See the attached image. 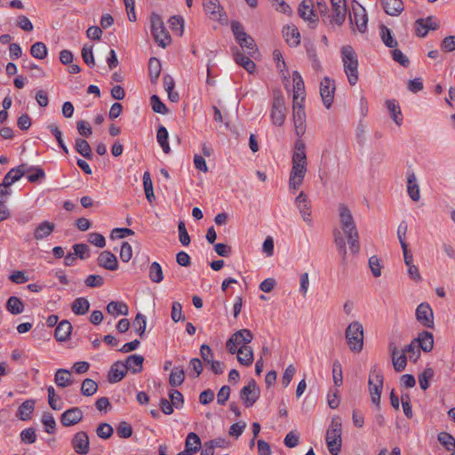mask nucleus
I'll return each mask as SVG.
<instances>
[{
	"instance_id": "nucleus-43",
	"label": "nucleus",
	"mask_w": 455,
	"mask_h": 455,
	"mask_svg": "<svg viewBox=\"0 0 455 455\" xmlns=\"http://www.w3.org/2000/svg\"><path fill=\"white\" fill-rule=\"evenodd\" d=\"M185 379V371L183 367L177 366L172 369L169 377V384L172 387H179L180 386Z\"/></svg>"
},
{
	"instance_id": "nucleus-46",
	"label": "nucleus",
	"mask_w": 455,
	"mask_h": 455,
	"mask_svg": "<svg viewBox=\"0 0 455 455\" xmlns=\"http://www.w3.org/2000/svg\"><path fill=\"white\" fill-rule=\"evenodd\" d=\"M148 276L152 282L156 283H159L163 281L164 273L162 270V267L158 262L154 261L153 263H151L148 269Z\"/></svg>"
},
{
	"instance_id": "nucleus-22",
	"label": "nucleus",
	"mask_w": 455,
	"mask_h": 455,
	"mask_svg": "<svg viewBox=\"0 0 455 455\" xmlns=\"http://www.w3.org/2000/svg\"><path fill=\"white\" fill-rule=\"evenodd\" d=\"M389 351L391 353L392 363L395 371L400 372L403 371L407 364V356L402 351L400 355H398V348L395 345L394 342H391L388 346Z\"/></svg>"
},
{
	"instance_id": "nucleus-14",
	"label": "nucleus",
	"mask_w": 455,
	"mask_h": 455,
	"mask_svg": "<svg viewBox=\"0 0 455 455\" xmlns=\"http://www.w3.org/2000/svg\"><path fill=\"white\" fill-rule=\"evenodd\" d=\"M335 92L334 81L325 76L320 83V94L326 108H330L333 102Z\"/></svg>"
},
{
	"instance_id": "nucleus-40",
	"label": "nucleus",
	"mask_w": 455,
	"mask_h": 455,
	"mask_svg": "<svg viewBox=\"0 0 455 455\" xmlns=\"http://www.w3.org/2000/svg\"><path fill=\"white\" fill-rule=\"evenodd\" d=\"M386 106L388 111L390 112L391 117L394 120V122L398 126H400L402 124L403 117L399 105L396 103L395 100H387L386 101Z\"/></svg>"
},
{
	"instance_id": "nucleus-6",
	"label": "nucleus",
	"mask_w": 455,
	"mask_h": 455,
	"mask_svg": "<svg viewBox=\"0 0 455 455\" xmlns=\"http://www.w3.org/2000/svg\"><path fill=\"white\" fill-rule=\"evenodd\" d=\"M150 27L151 34L156 43L163 48L167 47L171 44L172 38L171 36L169 35V32L164 28L162 18L158 14H151Z\"/></svg>"
},
{
	"instance_id": "nucleus-30",
	"label": "nucleus",
	"mask_w": 455,
	"mask_h": 455,
	"mask_svg": "<svg viewBox=\"0 0 455 455\" xmlns=\"http://www.w3.org/2000/svg\"><path fill=\"white\" fill-rule=\"evenodd\" d=\"M385 12L390 16H398L403 11L402 0H380Z\"/></svg>"
},
{
	"instance_id": "nucleus-11",
	"label": "nucleus",
	"mask_w": 455,
	"mask_h": 455,
	"mask_svg": "<svg viewBox=\"0 0 455 455\" xmlns=\"http://www.w3.org/2000/svg\"><path fill=\"white\" fill-rule=\"evenodd\" d=\"M299 16L308 23L311 28H315L318 21L317 14L314 9L313 0H302L298 8Z\"/></svg>"
},
{
	"instance_id": "nucleus-1",
	"label": "nucleus",
	"mask_w": 455,
	"mask_h": 455,
	"mask_svg": "<svg viewBox=\"0 0 455 455\" xmlns=\"http://www.w3.org/2000/svg\"><path fill=\"white\" fill-rule=\"evenodd\" d=\"M334 243L341 257L342 266H347V250L346 240L349 249L353 254H357L360 251L359 234L356 226L340 227V230L335 229L333 231Z\"/></svg>"
},
{
	"instance_id": "nucleus-63",
	"label": "nucleus",
	"mask_w": 455,
	"mask_h": 455,
	"mask_svg": "<svg viewBox=\"0 0 455 455\" xmlns=\"http://www.w3.org/2000/svg\"><path fill=\"white\" fill-rule=\"evenodd\" d=\"M97 435L102 439H108L113 435V427L108 423H100L96 429Z\"/></svg>"
},
{
	"instance_id": "nucleus-49",
	"label": "nucleus",
	"mask_w": 455,
	"mask_h": 455,
	"mask_svg": "<svg viewBox=\"0 0 455 455\" xmlns=\"http://www.w3.org/2000/svg\"><path fill=\"white\" fill-rule=\"evenodd\" d=\"M76 150L89 160L92 158V148L89 143L84 139L76 140Z\"/></svg>"
},
{
	"instance_id": "nucleus-36",
	"label": "nucleus",
	"mask_w": 455,
	"mask_h": 455,
	"mask_svg": "<svg viewBox=\"0 0 455 455\" xmlns=\"http://www.w3.org/2000/svg\"><path fill=\"white\" fill-rule=\"evenodd\" d=\"M107 312L114 317L120 315H127L129 313L128 306L121 301H110L107 305Z\"/></svg>"
},
{
	"instance_id": "nucleus-48",
	"label": "nucleus",
	"mask_w": 455,
	"mask_h": 455,
	"mask_svg": "<svg viewBox=\"0 0 455 455\" xmlns=\"http://www.w3.org/2000/svg\"><path fill=\"white\" fill-rule=\"evenodd\" d=\"M200 447L201 440L199 436L193 432L189 433L186 438L185 449L193 452H196L199 451Z\"/></svg>"
},
{
	"instance_id": "nucleus-20",
	"label": "nucleus",
	"mask_w": 455,
	"mask_h": 455,
	"mask_svg": "<svg viewBox=\"0 0 455 455\" xmlns=\"http://www.w3.org/2000/svg\"><path fill=\"white\" fill-rule=\"evenodd\" d=\"M30 169L27 164H21L16 168L11 169L4 176L3 182L4 186L10 187L14 182L18 181L25 173H29Z\"/></svg>"
},
{
	"instance_id": "nucleus-7",
	"label": "nucleus",
	"mask_w": 455,
	"mask_h": 455,
	"mask_svg": "<svg viewBox=\"0 0 455 455\" xmlns=\"http://www.w3.org/2000/svg\"><path fill=\"white\" fill-rule=\"evenodd\" d=\"M383 374L377 366H373L370 371L368 385L371 394V400L373 404L379 406L381 392L383 387Z\"/></svg>"
},
{
	"instance_id": "nucleus-26",
	"label": "nucleus",
	"mask_w": 455,
	"mask_h": 455,
	"mask_svg": "<svg viewBox=\"0 0 455 455\" xmlns=\"http://www.w3.org/2000/svg\"><path fill=\"white\" fill-rule=\"evenodd\" d=\"M127 371L125 366L124 365V363L121 361H118L112 364L108 375V380L109 383H116L123 379V378L125 376Z\"/></svg>"
},
{
	"instance_id": "nucleus-18",
	"label": "nucleus",
	"mask_w": 455,
	"mask_h": 455,
	"mask_svg": "<svg viewBox=\"0 0 455 455\" xmlns=\"http://www.w3.org/2000/svg\"><path fill=\"white\" fill-rule=\"evenodd\" d=\"M297 208L299 209L301 217L308 226L312 225L311 219V204L304 192H300L295 199Z\"/></svg>"
},
{
	"instance_id": "nucleus-28",
	"label": "nucleus",
	"mask_w": 455,
	"mask_h": 455,
	"mask_svg": "<svg viewBox=\"0 0 455 455\" xmlns=\"http://www.w3.org/2000/svg\"><path fill=\"white\" fill-rule=\"evenodd\" d=\"M283 36L290 46H298L300 44V34L295 25H288L283 28Z\"/></svg>"
},
{
	"instance_id": "nucleus-27",
	"label": "nucleus",
	"mask_w": 455,
	"mask_h": 455,
	"mask_svg": "<svg viewBox=\"0 0 455 455\" xmlns=\"http://www.w3.org/2000/svg\"><path fill=\"white\" fill-rule=\"evenodd\" d=\"M407 192L411 200L418 202L420 198L419 187L413 172H407Z\"/></svg>"
},
{
	"instance_id": "nucleus-25",
	"label": "nucleus",
	"mask_w": 455,
	"mask_h": 455,
	"mask_svg": "<svg viewBox=\"0 0 455 455\" xmlns=\"http://www.w3.org/2000/svg\"><path fill=\"white\" fill-rule=\"evenodd\" d=\"M204 9L210 19L214 20H221V7L219 0H204Z\"/></svg>"
},
{
	"instance_id": "nucleus-37",
	"label": "nucleus",
	"mask_w": 455,
	"mask_h": 455,
	"mask_svg": "<svg viewBox=\"0 0 455 455\" xmlns=\"http://www.w3.org/2000/svg\"><path fill=\"white\" fill-rule=\"evenodd\" d=\"M55 225L49 221H44L36 227L34 232L36 240H42L50 235L54 230Z\"/></svg>"
},
{
	"instance_id": "nucleus-34",
	"label": "nucleus",
	"mask_w": 455,
	"mask_h": 455,
	"mask_svg": "<svg viewBox=\"0 0 455 455\" xmlns=\"http://www.w3.org/2000/svg\"><path fill=\"white\" fill-rule=\"evenodd\" d=\"M35 410V401L32 399L24 401L17 411L16 416L20 420H28L31 419L32 413Z\"/></svg>"
},
{
	"instance_id": "nucleus-47",
	"label": "nucleus",
	"mask_w": 455,
	"mask_h": 455,
	"mask_svg": "<svg viewBox=\"0 0 455 455\" xmlns=\"http://www.w3.org/2000/svg\"><path fill=\"white\" fill-rule=\"evenodd\" d=\"M143 186L148 201L152 203L156 199V196L154 194L153 182L148 172H145L143 174Z\"/></svg>"
},
{
	"instance_id": "nucleus-31",
	"label": "nucleus",
	"mask_w": 455,
	"mask_h": 455,
	"mask_svg": "<svg viewBox=\"0 0 455 455\" xmlns=\"http://www.w3.org/2000/svg\"><path fill=\"white\" fill-rule=\"evenodd\" d=\"M143 362L144 357L142 355H132L127 357L124 365L127 371H131L132 373H139L142 371Z\"/></svg>"
},
{
	"instance_id": "nucleus-23",
	"label": "nucleus",
	"mask_w": 455,
	"mask_h": 455,
	"mask_svg": "<svg viewBox=\"0 0 455 455\" xmlns=\"http://www.w3.org/2000/svg\"><path fill=\"white\" fill-rule=\"evenodd\" d=\"M97 264L110 271H114L118 268L117 259L115 254L109 251H103L100 253L97 259Z\"/></svg>"
},
{
	"instance_id": "nucleus-41",
	"label": "nucleus",
	"mask_w": 455,
	"mask_h": 455,
	"mask_svg": "<svg viewBox=\"0 0 455 455\" xmlns=\"http://www.w3.org/2000/svg\"><path fill=\"white\" fill-rule=\"evenodd\" d=\"M161 62L158 59L152 57L148 61V73L152 84H156L157 79L161 74Z\"/></svg>"
},
{
	"instance_id": "nucleus-44",
	"label": "nucleus",
	"mask_w": 455,
	"mask_h": 455,
	"mask_svg": "<svg viewBox=\"0 0 455 455\" xmlns=\"http://www.w3.org/2000/svg\"><path fill=\"white\" fill-rule=\"evenodd\" d=\"M379 29L381 40L384 44L389 48L396 47L398 44L396 39L393 36L392 31L385 25H381Z\"/></svg>"
},
{
	"instance_id": "nucleus-60",
	"label": "nucleus",
	"mask_w": 455,
	"mask_h": 455,
	"mask_svg": "<svg viewBox=\"0 0 455 455\" xmlns=\"http://www.w3.org/2000/svg\"><path fill=\"white\" fill-rule=\"evenodd\" d=\"M317 10L322 16L323 21L324 23H328L331 26V18L332 16L331 14L328 13V6L326 4V2L324 0H317Z\"/></svg>"
},
{
	"instance_id": "nucleus-15",
	"label": "nucleus",
	"mask_w": 455,
	"mask_h": 455,
	"mask_svg": "<svg viewBox=\"0 0 455 455\" xmlns=\"http://www.w3.org/2000/svg\"><path fill=\"white\" fill-rule=\"evenodd\" d=\"M351 25H355L360 33H364L367 29L368 17L365 9L359 4L357 7H353L352 12L349 14Z\"/></svg>"
},
{
	"instance_id": "nucleus-52",
	"label": "nucleus",
	"mask_w": 455,
	"mask_h": 455,
	"mask_svg": "<svg viewBox=\"0 0 455 455\" xmlns=\"http://www.w3.org/2000/svg\"><path fill=\"white\" fill-rule=\"evenodd\" d=\"M98 390L97 383L92 379H85L81 386V393L84 396H92Z\"/></svg>"
},
{
	"instance_id": "nucleus-2",
	"label": "nucleus",
	"mask_w": 455,
	"mask_h": 455,
	"mask_svg": "<svg viewBox=\"0 0 455 455\" xmlns=\"http://www.w3.org/2000/svg\"><path fill=\"white\" fill-rule=\"evenodd\" d=\"M307 164L305 144L301 140H297L292 155V168L289 178L290 188L298 189L302 185L307 172Z\"/></svg>"
},
{
	"instance_id": "nucleus-5",
	"label": "nucleus",
	"mask_w": 455,
	"mask_h": 455,
	"mask_svg": "<svg viewBox=\"0 0 455 455\" xmlns=\"http://www.w3.org/2000/svg\"><path fill=\"white\" fill-rule=\"evenodd\" d=\"M346 339L350 350L354 353H360L363 347V327L357 321L348 324L345 331Z\"/></svg>"
},
{
	"instance_id": "nucleus-64",
	"label": "nucleus",
	"mask_w": 455,
	"mask_h": 455,
	"mask_svg": "<svg viewBox=\"0 0 455 455\" xmlns=\"http://www.w3.org/2000/svg\"><path fill=\"white\" fill-rule=\"evenodd\" d=\"M434 376V371L432 369H426L419 377V386L423 390H426L429 387V379Z\"/></svg>"
},
{
	"instance_id": "nucleus-42",
	"label": "nucleus",
	"mask_w": 455,
	"mask_h": 455,
	"mask_svg": "<svg viewBox=\"0 0 455 455\" xmlns=\"http://www.w3.org/2000/svg\"><path fill=\"white\" fill-rule=\"evenodd\" d=\"M168 138L169 133L167 129L164 126H160L156 132V140L165 154L171 152Z\"/></svg>"
},
{
	"instance_id": "nucleus-57",
	"label": "nucleus",
	"mask_w": 455,
	"mask_h": 455,
	"mask_svg": "<svg viewBox=\"0 0 455 455\" xmlns=\"http://www.w3.org/2000/svg\"><path fill=\"white\" fill-rule=\"evenodd\" d=\"M42 422L44 425L45 431L48 434H53L55 432L56 421L51 413H49V412L44 413V415L42 417Z\"/></svg>"
},
{
	"instance_id": "nucleus-50",
	"label": "nucleus",
	"mask_w": 455,
	"mask_h": 455,
	"mask_svg": "<svg viewBox=\"0 0 455 455\" xmlns=\"http://www.w3.org/2000/svg\"><path fill=\"white\" fill-rule=\"evenodd\" d=\"M30 53L34 58L44 60L46 58L48 51L45 44L42 42L35 43L30 49Z\"/></svg>"
},
{
	"instance_id": "nucleus-4",
	"label": "nucleus",
	"mask_w": 455,
	"mask_h": 455,
	"mask_svg": "<svg viewBox=\"0 0 455 455\" xmlns=\"http://www.w3.org/2000/svg\"><path fill=\"white\" fill-rule=\"evenodd\" d=\"M341 419L339 417L332 419L326 432V443L331 455H338L341 451Z\"/></svg>"
},
{
	"instance_id": "nucleus-59",
	"label": "nucleus",
	"mask_w": 455,
	"mask_h": 455,
	"mask_svg": "<svg viewBox=\"0 0 455 455\" xmlns=\"http://www.w3.org/2000/svg\"><path fill=\"white\" fill-rule=\"evenodd\" d=\"M368 264L373 276L379 277L381 275L382 265L377 256L370 257Z\"/></svg>"
},
{
	"instance_id": "nucleus-21",
	"label": "nucleus",
	"mask_w": 455,
	"mask_h": 455,
	"mask_svg": "<svg viewBox=\"0 0 455 455\" xmlns=\"http://www.w3.org/2000/svg\"><path fill=\"white\" fill-rule=\"evenodd\" d=\"M292 115L295 125V131L298 136H301L305 132V121L306 113L304 111L303 104L299 106L292 105Z\"/></svg>"
},
{
	"instance_id": "nucleus-9",
	"label": "nucleus",
	"mask_w": 455,
	"mask_h": 455,
	"mask_svg": "<svg viewBox=\"0 0 455 455\" xmlns=\"http://www.w3.org/2000/svg\"><path fill=\"white\" fill-rule=\"evenodd\" d=\"M285 100L280 92H275L270 112L272 124L276 126H282L285 120Z\"/></svg>"
},
{
	"instance_id": "nucleus-51",
	"label": "nucleus",
	"mask_w": 455,
	"mask_h": 455,
	"mask_svg": "<svg viewBox=\"0 0 455 455\" xmlns=\"http://www.w3.org/2000/svg\"><path fill=\"white\" fill-rule=\"evenodd\" d=\"M132 324L136 333H138L139 336L142 338L144 336L147 326L146 316L141 313H138L135 316V319L133 320Z\"/></svg>"
},
{
	"instance_id": "nucleus-16",
	"label": "nucleus",
	"mask_w": 455,
	"mask_h": 455,
	"mask_svg": "<svg viewBox=\"0 0 455 455\" xmlns=\"http://www.w3.org/2000/svg\"><path fill=\"white\" fill-rule=\"evenodd\" d=\"M415 315L422 326L434 328V313L428 303H420L416 308Z\"/></svg>"
},
{
	"instance_id": "nucleus-24",
	"label": "nucleus",
	"mask_w": 455,
	"mask_h": 455,
	"mask_svg": "<svg viewBox=\"0 0 455 455\" xmlns=\"http://www.w3.org/2000/svg\"><path fill=\"white\" fill-rule=\"evenodd\" d=\"M235 354L237 355V361L240 364L250 366L254 360L253 350L250 346H241L235 347Z\"/></svg>"
},
{
	"instance_id": "nucleus-39",
	"label": "nucleus",
	"mask_w": 455,
	"mask_h": 455,
	"mask_svg": "<svg viewBox=\"0 0 455 455\" xmlns=\"http://www.w3.org/2000/svg\"><path fill=\"white\" fill-rule=\"evenodd\" d=\"M90 308V303L87 299L80 297L76 299L71 306L72 312L76 315H85Z\"/></svg>"
},
{
	"instance_id": "nucleus-55",
	"label": "nucleus",
	"mask_w": 455,
	"mask_h": 455,
	"mask_svg": "<svg viewBox=\"0 0 455 455\" xmlns=\"http://www.w3.org/2000/svg\"><path fill=\"white\" fill-rule=\"evenodd\" d=\"M438 441L443 446H445V448L448 451H454L455 450V438L451 435H450V434H448L446 432H442L438 435Z\"/></svg>"
},
{
	"instance_id": "nucleus-53",
	"label": "nucleus",
	"mask_w": 455,
	"mask_h": 455,
	"mask_svg": "<svg viewBox=\"0 0 455 455\" xmlns=\"http://www.w3.org/2000/svg\"><path fill=\"white\" fill-rule=\"evenodd\" d=\"M169 25L171 29L177 33V35L181 36L184 30V20L180 16H172L169 20Z\"/></svg>"
},
{
	"instance_id": "nucleus-10",
	"label": "nucleus",
	"mask_w": 455,
	"mask_h": 455,
	"mask_svg": "<svg viewBox=\"0 0 455 455\" xmlns=\"http://www.w3.org/2000/svg\"><path fill=\"white\" fill-rule=\"evenodd\" d=\"M253 339V334L249 329H242L233 333L226 342L227 350L235 355V347L248 346Z\"/></svg>"
},
{
	"instance_id": "nucleus-13",
	"label": "nucleus",
	"mask_w": 455,
	"mask_h": 455,
	"mask_svg": "<svg viewBox=\"0 0 455 455\" xmlns=\"http://www.w3.org/2000/svg\"><path fill=\"white\" fill-rule=\"evenodd\" d=\"M332 16L331 18V26L340 27L343 25L347 16L346 0H331Z\"/></svg>"
},
{
	"instance_id": "nucleus-56",
	"label": "nucleus",
	"mask_w": 455,
	"mask_h": 455,
	"mask_svg": "<svg viewBox=\"0 0 455 455\" xmlns=\"http://www.w3.org/2000/svg\"><path fill=\"white\" fill-rule=\"evenodd\" d=\"M405 355H408L410 359L416 361L420 355L419 348L416 341L413 339L403 350Z\"/></svg>"
},
{
	"instance_id": "nucleus-62",
	"label": "nucleus",
	"mask_w": 455,
	"mask_h": 455,
	"mask_svg": "<svg viewBox=\"0 0 455 455\" xmlns=\"http://www.w3.org/2000/svg\"><path fill=\"white\" fill-rule=\"evenodd\" d=\"M28 169H30L29 172L31 173L28 175V180L32 183H35L45 177V172L41 167L28 166Z\"/></svg>"
},
{
	"instance_id": "nucleus-35",
	"label": "nucleus",
	"mask_w": 455,
	"mask_h": 455,
	"mask_svg": "<svg viewBox=\"0 0 455 455\" xmlns=\"http://www.w3.org/2000/svg\"><path fill=\"white\" fill-rule=\"evenodd\" d=\"M54 382L59 387H67L73 383L71 373L67 369H59L55 372Z\"/></svg>"
},
{
	"instance_id": "nucleus-12",
	"label": "nucleus",
	"mask_w": 455,
	"mask_h": 455,
	"mask_svg": "<svg viewBox=\"0 0 455 455\" xmlns=\"http://www.w3.org/2000/svg\"><path fill=\"white\" fill-rule=\"evenodd\" d=\"M259 388L254 379H251L247 386L243 387L240 391V399L245 407H251L259 397Z\"/></svg>"
},
{
	"instance_id": "nucleus-38",
	"label": "nucleus",
	"mask_w": 455,
	"mask_h": 455,
	"mask_svg": "<svg viewBox=\"0 0 455 455\" xmlns=\"http://www.w3.org/2000/svg\"><path fill=\"white\" fill-rule=\"evenodd\" d=\"M235 61L242 66L249 73H253L256 68L255 63L249 58L244 56L238 50L234 53Z\"/></svg>"
},
{
	"instance_id": "nucleus-33",
	"label": "nucleus",
	"mask_w": 455,
	"mask_h": 455,
	"mask_svg": "<svg viewBox=\"0 0 455 455\" xmlns=\"http://www.w3.org/2000/svg\"><path fill=\"white\" fill-rule=\"evenodd\" d=\"M338 212L340 227L346 226L348 228L349 226H356L352 212L346 204H340Z\"/></svg>"
},
{
	"instance_id": "nucleus-29",
	"label": "nucleus",
	"mask_w": 455,
	"mask_h": 455,
	"mask_svg": "<svg viewBox=\"0 0 455 455\" xmlns=\"http://www.w3.org/2000/svg\"><path fill=\"white\" fill-rule=\"evenodd\" d=\"M72 325L68 320H62L57 324L54 337L60 342L68 340L72 332Z\"/></svg>"
},
{
	"instance_id": "nucleus-8",
	"label": "nucleus",
	"mask_w": 455,
	"mask_h": 455,
	"mask_svg": "<svg viewBox=\"0 0 455 455\" xmlns=\"http://www.w3.org/2000/svg\"><path fill=\"white\" fill-rule=\"evenodd\" d=\"M231 29L240 46L245 48L248 54L253 57L258 50L257 45L252 37L244 32L242 24L238 21H232Z\"/></svg>"
},
{
	"instance_id": "nucleus-61",
	"label": "nucleus",
	"mask_w": 455,
	"mask_h": 455,
	"mask_svg": "<svg viewBox=\"0 0 455 455\" xmlns=\"http://www.w3.org/2000/svg\"><path fill=\"white\" fill-rule=\"evenodd\" d=\"M116 433L121 438H129L132 435V427L126 421H122L116 427Z\"/></svg>"
},
{
	"instance_id": "nucleus-17",
	"label": "nucleus",
	"mask_w": 455,
	"mask_h": 455,
	"mask_svg": "<svg viewBox=\"0 0 455 455\" xmlns=\"http://www.w3.org/2000/svg\"><path fill=\"white\" fill-rule=\"evenodd\" d=\"M71 443H72V447H73L74 451L77 454H79V455L88 454V452L90 451V441H89V436L85 432H84V431L77 432L74 435V437L71 441Z\"/></svg>"
},
{
	"instance_id": "nucleus-19",
	"label": "nucleus",
	"mask_w": 455,
	"mask_h": 455,
	"mask_svg": "<svg viewBox=\"0 0 455 455\" xmlns=\"http://www.w3.org/2000/svg\"><path fill=\"white\" fill-rule=\"evenodd\" d=\"M83 417L84 413L80 408L72 407L61 414L60 422L64 427H71L79 423Z\"/></svg>"
},
{
	"instance_id": "nucleus-32",
	"label": "nucleus",
	"mask_w": 455,
	"mask_h": 455,
	"mask_svg": "<svg viewBox=\"0 0 455 455\" xmlns=\"http://www.w3.org/2000/svg\"><path fill=\"white\" fill-rule=\"evenodd\" d=\"M419 347L424 352H430L434 347V337L429 331H422L417 339H414Z\"/></svg>"
},
{
	"instance_id": "nucleus-3",
	"label": "nucleus",
	"mask_w": 455,
	"mask_h": 455,
	"mask_svg": "<svg viewBox=\"0 0 455 455\" xmlns=\"http://www.w3.org/2000/svg\"><path fill=\"white\" fill-rule=\"evenodd\" d=\"M341 58L344 66V72L347 75L348 83L355 85L358 81V59L355 52L350 45L341 48Z\"/></svg>"
},
{
	"instance_id": "nucleus-58",
	"label": "nucleus",
	"mask_w": 455,
	"mask_h": 455,
	"mask_svg": "<svg viewBox=\"0 0 455 455\" xmlns=\"http://www.w3.org/2000/svg\"><path fill=\"white\" fill-rule=\"evenodd\" d=\"M150 103L152 106V109L156 113L159 114H167L168 108L161 101L160 98L157 95H152L150 98Z\"/></svg>"
},
{
	"instance_id": "nucleus-54",
	"label": "nucleus",
	"mask_w": 455,
	"mask_h": 455,
	"mask_svg": "<svg viewBox=\"0 0 455 455\" xmlns=\"http://www.w3.org/2000/svg\"><path fill=\"white\" fill-rule=\"evenodd\" d=\"M332 379L333 383L337 387H340L343 383L342 367L339 361H334L332 364Z\"/></svg>"
},
{
	"instance_id": "nucleus-45",
	"label": "nucleus",
	"mask_w": 455,
	"mask_h": 455,
	"mask_svg": "<svg viewBox=\"0 0 455 455\" xmlns=\"http://www.w3.org/2000/svg\"><path fill=\"white\" fill-rule=\"evenodd\" d=\"M6 308L12 315H19L24 311V304L18 297L12 296L7 300Z\"/></svg>"
}]
</instances>
